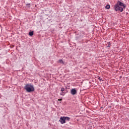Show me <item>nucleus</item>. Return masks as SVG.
I'll list each match as a JSON object with an SVG mask.
<instances>
[{"label": "nucleus", "instance_id": "1", "mask_svg": "<svg viewBox=\"0 0 129 129\" xmlns=\"http://www.w3.org/2000/svg\"><path fill=\"white\" fill-rule=\"evenodd\" d=\"M126 8V5L123 4V3L117 1V3L115 4L114 6V10L116 12H120V13H122L123 12V9H125Z\"/></svg>", "mask_w": 129, "mask_h": 129}, {"label": "nucleus", "instance_id": "2", "mask_svg": "<svg viewBox=\"0 0 129 129\" xmlns=\"http://www.w3.org/2000/svg\"><path fill=\"white\" fill-rule=\"evenodd\" d=\"M24 89H25L26 92L28 93H31L35 91V88H34V86H33L31 84H27L24 86Z\"/></svg>", "mask_w": 129, "mask_h": 129}, {"label": "nucleus", "instance_id": "3", "mask_svg": "<svg viewBox=\"0 0 129 129\" xmlns=\"http://www.w3.org/2000/svg\"><path fill=\"white\" fill-rule=\"evenodd\" d=\"M59 122L60 123H61V124L66 123V121L65 120V116H61L59 118Z\"/></svg>", "mask_w": 129, "mask_h": 129}, {"label": "nucleus", "instance_id": "4", "mask_svg": "<svg viewBox=\"0 0 129 129\" xmlns=\"http://www.w3.org/2000/svg\"><path fill=\"white\" fill-rule=\"evenodd\" d=\"M71 93L72 95H75V94H77V91H76V89H72L71 90Z\"/></svg>", "mask_w": 129, "mask_h": 129}, {"label": "nucleus", "instance_id": "5", "mask_svg": "<svg viewBox=\"0 0 129 129\" xmlns=\"http://www.w3.org/2000/svg\"><path fill=\"white\" fill-rule=\"evenodd\" d=\"M64 119H65V120L67 121H69L70 120V117H66L64 116Z\"/></svg>", "mask_w": 129, "mask_h": 129}, {"label": "nucleus", "instance_id": "6", "mask_svg": "<svg viewBox=\"0 0 129 129\" xmlns=\"http://www.w3.org/2000/svg\"><path fill=\"white\" fill-rule=\"evenodd\" d=\"M29 35L30 36H33V35H34V31H30V32H29Z\"/></svg>", "mask_w": 129, "mask_h": 129}, {"label": "nucleus", "instance_id": "7", "mask_svg": "<svg viewBox=\"0 0 129 129\" xmlns=\"http://www.w3.org/2000/svg\"><path fill=\"white\" fill-rule=\"evenodd\" d=\"M66 94V92H61V93H60V95H61L62 96H64Z\"/></svg>", "mask_w": 129, "mask_h": 129}, {"label": "nucleus", "instance_id": "8", "mask_svg": "<svg viewBox=\"0 0 129 129\" xmlns=\"http://www.w3.org/2000/svg\"><path fill=\"white\" fill-rule=\"evenodd\" d=\"M105 9H106L107 10H109V9H110V5H107L105 7Z\"/></svg>", "mask_w": 129, "mask_h": 129}, {"label": "nucleus", "instance_id": "9", "mask_svg": "<svg viewBox=\"0 0 129 129\" xmlns=\"http://www.w3.org/2000/svg\"><path fill=\"white\" fill-rule=\"evenodd\" d=\"M107 48H110V46H111V44H110V42H107Z\"/></svg>", "mask_w": 129, "mask_h": 129}, {"label": "nucleus", "instance_id": "10", "mask_svg": "<svg viewBox=\"0 0 129 129\" xmlns=\"http://www.w3.org/2000/svg\"><path fill=\"white\" fill-rule=\"evenodd\" d=\"M81 33L82 35L80 36V38H83V36H84V32L83 31L81 32Z\"/></svg>", "mask_w": 129, "mask_h": 129}, {"label": "nucleus", "instance_id": "11", "mask_svg": "<svg viewBox=\"0 0 129 129\" xmlns=\"http://www.w3.org/2000/svg\"><path fill=\"white\" fill-rule=\"evenodd\" d=\"M58 63H61L62 64H64V62L63 61V60H62V59H59L58 60Z\"/></svg>", "mask_w": 129, "mask_h": 129}, {"label": "nucleus", "instance_id": "12", "mask_svg": "<svg viewBox=\"0 0 129 129\" xmlns=\"http://www.w3.org/2000/svg\"><path fill=\"white\" fill-rule=\"evenodd\" d=\"M60 91H61V92H64L65 88H64L63 87L61 88Z\"/></svg>", "mask_w": 129, "mask_h": 129}, {"label": "nucleus", "instance_id": "13", "mask_svg": "<svg viewBox=\"0 0 129 129\" xmlns=\"http://www.w3.org/2000/svg\"><path fill=\"white\" fill-rule=\"evenodd\" d=\"M30 3H29V4H27V5H26V6H27V7H28V8H30Z\"/></svg>", "mask_w": 129, "mask_h": 129}, {"label": "nucleus", "instance_id": "14", "mask_svg": "<svg viewBox=\"0 0 129 129\" xmlns=\"http://www.w3.org/2000/svg\"><path fill=\"white\" fill-rule=\"evenodd\" d=\"M98 79H99V80L100 81H102V79L101 78H100V77H99V78H98Z\"/></svg>", "mask_w": 129, "mask_h": 129}, {"label": "nucleus", "instance_id": "15", "mask_svg": "<svg viewBox=\"0 0 129 129\" xmlns=\"http://www.w3.org/2000/svg\"><path fill=\"white\" fill-rule=\"evenodd\" d=\"M62 100V99H58V101H61Z\"/></svg>", "mask_w": 129, "mask_h": 129}]
</instances>
